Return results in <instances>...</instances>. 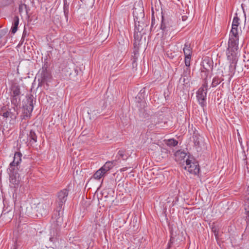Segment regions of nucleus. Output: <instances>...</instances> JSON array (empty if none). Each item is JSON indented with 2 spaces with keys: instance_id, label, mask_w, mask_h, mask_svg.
<instances>
[{
  "instance_id": "a211bd4d",
  "label": "nucleus",
  "mask_w": 249,
  "mask_h": 249,
  "mask_svg": "<svg viewBox=\"0 0 249 249\" xmlns=\"http://www.w3.org/2000/svg\"><path fill=\"white\" fill-rule=\"evenodd\" d=\"M142 45H138L137 44V45H135L134 43V51H133V55H132L131 57V60L133 61L135 60V61H137L138 57V55L139 54V48L141 47Z\"/></svg>"
},
{
  "instance_id": "f3484780",
  "label": "nucleus",
  "mask_w": 249,
  "mask_h": 249,
  "mask_svg": "<svg viewBox=\"0 0 249 249\" xmlns=\"http://www.w3.org/2000/svg\"><path fill=\"white\" fill-rule=\"evenodd\" d=\"M22 156V154L20 152H16L14 155L13 161L10 163L20 165Z\"/></svg>"
},
{
  "instance_id": "a878e982",
  "label": "nucleus",
  "mask_w": 249,
  "mask_h": 249,
  "mask_svg": "<svg viewBox=\"0 0 249 249\" xmlns=\"http://www.w3.org/2000/svg\"><path fill=\"white\" fill-rule=\"evenodd\" d=\"M164 142L165 143L169 146H175L178 143V142L174 139L166 140Z\"/></svg>"
},
{
  "instance_id": "20e7f679",
  "label": "nucleus",
  "mask_w": 249,
  "mask_h": 249,
  "mask_svg": "<svg viewBox=\"0 0 249 249\" xmlns=\"http://www.w3.org/2000/svg\"><path fill=\"white\" fill-rule=\"evenodd\" d=\"M33 95L26 96V101L23 104L22 112L21 115L22 119L28 120L30 118L34 108Z\"/></svg>"
},
{
  "instance_id": "49530a36",
  "label": "nucleus",
  "mask_w": 249,
  "mask_h": 249,
  "mask_svg": "<svg viewBox=\"0 0 249 249\" xmlns=\"http://www.w3.org/2000/svg\"><path fill=\"white\" fill-rule=\"evenodd\" d=\"M14 249H16V248H14Z\"/></svg>"
},
{
  "instance_id": "f03ea898",
  "label": "nucleus",
  "mask_w": 249,
  "mask_h": 249,
  "mask_svg": "<svg viewBox=\"0 0 249 249\" xmlns=\"http://www.w3.org/2000/svg\"><path fill=\"white\" fill-rule=\"evenodd\" d=\"M147 27V24L144 23L142 21H135V29L134 35V44L142 45L143 41L142 40V36L146 34V28Z\"/></svg>"
},
{
  "instance_id": "5701e85b",
  "label": "nucleus",
  "mask_w": 249,
  "mask_h": 249,
  "mask_svg": "<svg viewBox=\"0 0 249 249\" xmlns=\"http://www.w3.org/2000/svg\"><path fill=\"white\" fill-rule=\"evenodd\" d=\"M28 138L31 143H35L37 141V136L35 132L31 130L28 135Z\"/></svg>"
},
{
  "instance_id": "c756f323",
  "label": "nucleus",
  "mask_w": 249,
  "mask_h": 249,
  "mask_svg": "<svg viewBox=\"0 0 249 249\" xmlns=\"http://www.w3.org/2000/svg\"><path fill=\"white\" fill-rule=\"evenodd\" d=\"M246 213L249 217V197L247 199L245 204Z\"/></svg>"
},
{
  "instance_id": "72a5a7b5",
  "label": "nucleus",
  "mask_w": 249,
  "mask_h": 249,
  "mask_svg": "<svg viewBox=\"0 0 249 249\" xmlns=\"http://www.w3.org/2000/svg\"><path fill=\"white\" fill-rule=\"evenodd\" d=\"M202 66L206 70H209V68H211V66L208 64V62L204 60L202 62Z\"/></svg>"
},
{
  "instance_id": "f8f14e48",
  "label": "nucleus",
  "mask_w": 249,
  "mask_h": 249,
  "mask_svg": "<svg viewBox=\"0 0 249 249\" xmlns=\"http://www.w3.org/2000/svg\"><path fill=\"white\" fill-rule=\"evenodd\" d=\"M194 146L197 151L201 150L203 142L202 138L197 133H195L193 136Z\"/></svg>"
},
{
  "instance_id": "7ed1b4c3",
  "label": "nucleus",
  "mask_w": 249,
  "mask_h": 249,
  "mask_svg": "<svg viewBox=\"0 0 249 249\" xmlns=\"http://www.w3.org/2000/svg\"><path fill=\"white\" fill-rule=\"evenodd\" d=\"M238 34L234 36L230 34V38L228 42V48L227 49V58L228 60L231 59V56L234 57L236 51L238 49Z\"/></svg>"
},
{
  "instance_id": "cd10ccee",
  "label": "nucleus",
  "mask_w": 249,
  "mask_h": 249,
  "mask_svg": "<svg viewBox=\"0 0 249 249\" xmlns=\"http://www.w3.org/2000/svg\"><path fill=\"white\" fill-rule=\"evenodd\" d=\"M102 109H95L94 108H90L89 111H88V113L89 114H92L93 115H96L98 114H100L101 113Z\"/></svg>"
},
{
  "instance_id": "7c9ffc66",
  "label": "nucleus",
  "mask_w": 249,
  "mask_h": 249,
  "mask_svg": "<svg viewBox=\"0 0 249 249\" xmlns=\"http://www.w3.org/2000/svg\"><path fill=\"white\" fill-rule=\"evenodd\" d=\"M191 58V56H185V60H184L185 64V68H188L189 69H190V66Z\"/></svg>"
},
{
  "instance_id": "2f4dec72",
  "label": "nucleus",
  "mask_w": 249,
  "mask_h": 249,
  "mask_svg": "<svg viewBox=\"0 0 249 249\" xmlns=\"http://www.w3.org/2000/svg\"><path fill=\"white\" fill-rule=\"evenodd\" d=\"M44 208L43 205H42L41 206H38L37 211H38L39 213H40L41 214H45L47 213V211Z\"/></svg>"
},
{
  "instance_id": "b1692460",
  "label": "nucleus",
  "mask_w": 249,
  "mask_h": 249,
  "mask_svg": "<svg viewBox=\"0 0 249 249\" xmlns=\"http://www.w3.org/2000/svg\"><path fill=\"white\" fill-rule=\"evenodd\" d=\"M63 11L65 16L67 20L69 13V3H67V0H64Z\"/></svg>"
},
{
  "instance_id": "e433bc0d",
  "label": "nucleus",
  "mask_w": 249,
  "mask_h": 249,
  "mask_svg": "<svg viewBox=\"0 0 249 249\" xmlns=\"http://www.w3.org/2000/svg\"><path fill=\"white\" fill-rule=\"evenodd\" d=\"M173 236V233H171V238L169 243V247H170L171 244H173L175 242V238Z\"/></svg>"
},
{
  "instance_id": "2eb2a0df",
  "label": "nucleus",
  "mask_w": 249,
  "mask_h": 249,
  "mask_svg": "<svg viewBox=\"0 0 249 249\" xmlns=\"http://www.w3.org/2000/svg\"><path fill=\"white\" fill-rule=\"evenodd\" d=\"M11 90L12 91L11 95H20L21 92L19 86L17 83H13L11 85Z\"/></svg>"
},
{
  "instance_id": "9d476101",
  "label": "nucleus",
  "mask_w": 249,
  "mask_h": 249,
  "mask_svg": "<svg viewBox=\"0 0 249 249\" xmlns=\"http://www.w3.org/2000/svg\"><path fill=\"white\" fill-rule=\"evenodd\" d=\"M190 69H189L188 68H184L183 72L179 80V83L183 85H187L190 80Z\"/></svg>"
},
{
  "instance_id": "f257e3e1",
  "label": "nucleus",
  "mask_w": 249,
  "mask_h": 249,
  "mask_svg": "<svg viewBox=\"0 0 249 249\" xmlns=\"http://www.w3.org/2000/svg\"><path fill=\"white\" fill-rule=\"evenodd\" d=\"M69 190L67 189H64L59 191L56 196V198L54 205L55 208L54 213L52 215V219L53 222H56V225H61L63 222V212L62 209L67 200Z\"/></svg>"
},
{
  "instance_id": "423d86ee",
  "label": "nucleus",
  "mask_w": 249,
  "mask_h": 249,
  "mask_svg": "<svg viewBox=\"0 0 249 249\" xmlns=\"http://www.w3.org/2000/svg\"><path fill=\"white\" fill-rule=\"evenodd\" d=\"M208 90V82L206 80H205L202 87L199 89L197 93L196 97L199 104L202 107H204L206 105V100L207 92Z\"/></svg>"
},
{
  "instance_id": "4468645a",
  "label": "nucleus",
  "mask_w": 249,
  "mask_h": 249,
  "mask_svg": "<svg viewBox=\"0 0 249 249\" xmlns=\"http://www.w3.org/2000/svg\"><path fill=\"white\" fill-rule=\"evenodd\" d=\"M20 168V165L10 163L8 168V173L9 175H11V173L14 175H19Z\"/></svg>"
},
{
  "instance_id": "c9c22d12",
  "label": "nucleus",
  "mask_w": 249,
  "mask_h": 249,
  "mask_svg": "<svg viewBox=\"0 0 249 249\" xmlns=\"http://www.w3.org/2000/svg\"><path fill=\"white\" fill-rule=\"evenodd\" d=\"M105 164H107V166L109 167V169H111L114 166L113 161H107L106 162Z\"/></svg>"
},
{
  "instance_id": "a18cd8bd",
  "label": "nucleus",
  "mask_w": 249,
  "mask_h": 249,
  "mask_svg": "<svg viewBox=\"0 0 249 249\" xmlns=\"http://www.w3.org/2000/svg\"><path fill=\"white\" fill-rule=\"evenodd\" d=\"M145 37H144V41H143L144 43L145 42Z\"/></svg>"
},
{
  "instance_id": "37998d69",
  "label": "nucleus",
  "mask_w": 249,
  "mask_h": 249,
  "mask_svg": "<svg viewBox=\"0 0 249 249\" xmlns=\"http://www.w3.org/2000/svg\"><path fill=\"white\" fill-rule=\"evenodd\" d=\"M245 159H244V162L246 163V164H247V161L246 160L247 157H246V155L245 156Z\"/></svg>"
},
{
  "instance_id": "c85d7f7f",
  "label": "nucleus",
  "mask_w": 249,
  "mask_h": 249,
  "mask_svg": "<svg viewBox=\"0 0 249 249\" xmlns=\"http://www.w3.org/2000/svg\"><path fill=\"white\" fill-rule=\"evenodd\" d=\"M221 80H223V79H220V78H219L218 77H217L213 78V79L212 85H211L212 87H216L217 85H218V84H219L221 83Z\"/></svg>"
},
{
  "instance_id": "ddd939ff",
  "label": "nucleus",
  "mask_w": 249,
  "mask_h": 249,
  "mask_svg": "<svg viewBox=\"0 0 249 249\" xmlns=\"http://www.w3.org/2000/svg\"><path fill=\"white\" fill-rule=\"evenodd\" d=\"M239 18L237 16L234 17L232 23V28L230 32L231 34H233L235 36L236 34H238V27L239 24Z\"/></svg>"
},
{
  "instance_id": "39448f33",
  "label": "nucleus",
  "mask_w": 249,
  "mask_h": 249,
  "mask_svg": "<svg viewBox=\"0 0 249 249\" xmlns=\"http://www.w3.org/2000/svg\"><path fill=\"white\" fill-rule=\"evenodd\" d=\"M184 161H185L184 165V169L188 171L190 173L196 175L199 173V167L198 163L195 161L193 158H189V157L185 160L183 159Z\"/></svg>"
},
{
  "instance_id": "1a4fd4ad",
  "label": "nucleus",
  "mask_w": 249,
  "mask_h": 249,
  "mask_svg": "<svg viewBox=\"0 0 249 249\" xmlns=\"http://www.w3.org/2000/svg\"><path fill=\"white\" fill-rule=\"evenodd\" d=\"M173 27V22L169 18H165L162 16V20L160 25V29L162 30L163 34L166 35L167 33Z\"/></svg>"
},
{
  "instance_id": "4be33fe9",
  "label": "nucleus",
  "mask_w": 249,
  "mask_h": 249,
  "mask_svg": "<svg viewBox=\"0 0 249 249\" xmlns=\"http://www.w3.org/2000/svg\"><path fill=\"white\" fill-rule=\"evenodd\" d=\"M183 51L185 56H191L192 51H191L190 45L189 43H186L185 44Z\"/></svg>"
},
{
  "instance_id": "f704fd0d",
  "label": "nucleus",
  "mask_w": 249,
  "mask_h": 249,
  "mask_svg": "<svg viewBox=\"0 0 249 249\" xmlns=\"http://www.w3.org/2000/svg\"><path fill=\"white\" fill-rule=\"evenodd\" d=\"M6 215H8L9 216L10 219H12L13 216V213L11 211L7 212L6 213L3 212L2 214V216L4 218V217H5Z\"/></svg>"
},
{
  "instance_id": "bb28decb",
  "label": "nucleus",
  "mask_w": 249,
  "mask_h": 249,
  "mask_svg": "<svg viewBox=\"0 0 249 249\" xmlns=\"http://www.w3.org/2000/svg\"><path fill=\"white\" fill-rule=\"evenodd\" d=\"M117 156L118 157V159L122 158L123 160H124L127 158V156L125 154V152L124 150H119Z\"/></svg>"
},
{
  "instance_id": "ea45409f",
  "label": "nucleus",
  "mask_w": 249,
  "mask_h": 249,
  "mask_svg": "<svg viewBox=\"0 0 249 249\" xmlns=\"http://www.w3.org/2000/svg\"><path fill=\"white\" fill-rule=\"evenodd\" d=\"M155 18L153 17H152V22H151V27H150V30L152 29V28L154 26V25L155 24Z\"/></svg>"
},
{
  "instance_id": "4c0bfd02",
  "label": "nucleus",
  "mask_w": 249,
  "mask_h": 249,
  "mask_svg": "<svg viewBox=\"0 0 249 249\" xmlns=\"http://www.w3.org/2000/svg\"><path fill=\"white\" fill-rule=\"evenodd\" d=\"M27 34V31H26L25 29H24V31L23 32L21 40H24V38L26 36Z\"/></svg>"
},
{
  "instance_id": "aec40b11",
  "label": "nucleus",
  "mask_w": 249,
  "mask_h": 249,
  "mask_svg": "<svg viewBox=\"0 0 249 249\" xmlns=\"http://www.w3.org/2000/svg\"><path fill=\"white\" fill-rule=\"evenodd\" d=\"M19 24V18L18 16H15L13 18V25L11 28V32L12 34H15L17 30Z\"/></svg>"
},
{
  "instance_id": "c03bdc74",
  "label": "nucleus",
  "mask_w": 249,
  "mask_h": 249,
  "mask_svg": "<svg viewBox=\"0 0 249 249\" xmlns=\"http://www.w3.org/2000/svg\"><path fill=\"white\" fill-rule=\"evenodd\" d=\"M182 154L183 155V156H182V157H183L185 158L186 157V155H185V153H183Z\"/></svg>"
},
{
  "instance_id": "0eeeda50",
  "label": "nucleus",
  "mask_w": 249,
  "mask_h": 249,
  "mask_svg": "<svg viewBox=\"0 0 249 249\" xmlns=\"http://www.w3.org/2000/svg\"><path fill=\"white\" fill-rule=\"evenodd\" d=\"M51 75L47 70V67L45 66L42 67L41 71V78L38 79V87H41L45 84H47L48 82L51 81Z\"/></svg>"
},
{
  "instance_id": "a19ab883",
  "label": "nucleus",
  "mask_w": 249,
  "mask_h": 249,
  "mask_svg": "<svg viewBox=\"0 0 249 249\" xmlns=\"http://www.w3.org/2000/svg\"><path fill=\"white\" fill-rule=\"evenodd\" d=\"M213 231L214 233V235L216 236L218 234V231H216V229L214 228H212Z\"/></svg>"
},
{
  "instance_id": "79ce46f5",
  "label": "nucleus",
  "mask_w": 249,
  "mask_h": 249,
  "mask_svg": "<svg viewBox=\"0 0 249 249\" xmlns=\"http://www.w3.org/2000/svg\"><path fill=\"white\" fill-rule=\"evenodd\" d=\"M186 18H186L185 16H183V17H182V20H183V21L186 20Z\"/></svg>"
},
{
  "instance_id": "473e14b6",
  "label": "nucleus",
  "mask_w": 249,
  "mask_h": 249,
  "mask_svg": "<svg viewBox=\"0 0 249 249\" xmlns=\"http://www.w3.org/2000/svg\"><path fill=\"white\" fill-rule=\"evenodd\" d=\"M100 169L102 170L103 172H105V174L110 170L109 167L107 166V164H105Z\"/></svg>"
},
{
  "instance_id": "6e6552de",
  "label": "nucleus",
  "mask_w": 249,
  "mask_h": 249,
  "mask_svg": "<svg viewBox=\"0 0 249 249\" xmlns=\"http://www.w3.org/2000/svg\"><path fill=\"white\" fill-rule=\"evenodd\" d=\"M18 112L16 111L15 107H14L13 110L11 108L4 109L2 108L0 110V115L5 118H10L12 120H16Z\"/></svg>"
},
{
  "instance_id": "58836bf2",
  "label": "nucleus",
  "mask_w": 249,
  "mask_h": 249,
  "mask_svg": "<svg viewBox=\"0 0 249 249\" xmlns=\"http://www.w3.org/2000/svg\"><path fill=\"white\" fill-rule=\"evenodd\" d=\"M132 66L133 68H136L137 66V61H135V60L132 61Z\"/></svg>"
},
{
  "instance_id": "412c9836",
  "label": "nucleus",
  "mask_w": 249,
  "mask_h": 249,
  "mask_svg": "<svg viewBox=\"0 0 249 249\" xmlns=\"http://www.w3.org/2000/svg\"><path fill=\"white\" fill-rule=\"evenodd\" d=\"M20 95H11V101L12 104H13L15 107H18V106L20 103Z\"/></svg>"
},
{
  "instance_id": "6ab92c4d",
  "label": "nucleus",
  "mask_w": 249,
  "mask_h": 249,
  "mask_svg": "<svg viewBox=\"0 0 249 249\" xmlns=\"http://www.w3.org/2000/svg\"><path fill=\"white\" fill-rule=\"evenodd\" d=\"M233 57H234L231 56V59L230 60V61L232 60V62L229 66V75L231 76H232L234 74L236 68V61L235 59H233Z\"/></svg>"
},
{
  "instance_id": "393cba45",
  "label": "nucleus",
  "mask_w": 249,
  "mask_h": 249,
  "mask_svg": "<svg viewBox=\"0 0 249 249\" xmlns=\"http://www.w3.org/2000/svg\"><path fill=\"white\" fill-rule=\"evenodd\" d=\"M105 172H103L101 169L97 170L93 175V178L95 179H100L102 177L105 176Z\"/></svg>"
},
{
  "instance_id": "9b49d317",
  "label": "nucleus",
  "mask_w": 249,
  "mask_h": 249,
  "mask_svg": "<svg viewBox=\"0 0 249 249\" xmlns=\"http://www.w3.org/2000/svg\"><path fill=\"white\" fill-rule=\"evenodd\" d=\"M9 177L11 187L17 189L18 187L20 181L19 175H14L11 173V175H9Z\"/></svg>"
},
{
  "instance_id": "dca6fc26",
  "label": "nucleus",
  "mask_w": 249,
  "mask_h": 249,
  "mask_svg": "<svg viewBox=\"0 0 249 249\" xmlns=\"http://www.w3.org/2000/svg\"><path fill=\"white\" fill-rule=\"evenodd\" d=\"M139 13L137 8H135L134 11L133 12V14L134 17H135L134 19H136L137 20L140 19V18H142L144 16V14L143 12V9L141 8L139 10Z\"/></svg>"
}]
</instances>
